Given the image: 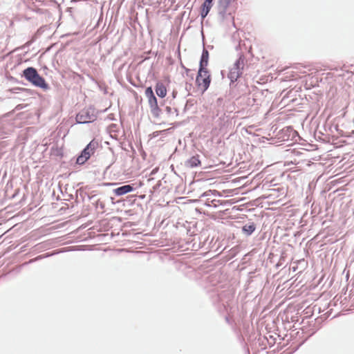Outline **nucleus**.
Returning <instances> with one entry per match:
<instances>
[{"label":"nucleus","mask_w":354,"mask_h":354,"mask_svg":"<svg viewBox=\"0 0 354 354\" xmlns=\"http://www.w3.org/2000/svg\"><path fill=\"white\" fill-rule=\"evenodd\" d=\"M23 76L26 80L36 87L42 88L44 91L49 89V85L46 82L44 78L39 75L37 71L33 67H28L23 71Z\"/></svg>","instance_id":"f257e3e1"},{"label":"nucleus","mask_w":354,"mask_h":354,"mask_svg":"<svg viewBox=\"0 0 354 354\" xmlns=\"http://www.w3.org/2000/svg\"><path fill=\"white\" fill-rule=\"evenodd\" d=\"M145 94L148 100V103L152 115L156 118H160L162 111L158 106L157 98L153 93L152 88L151 86L147 87L145 89Z\"/></svg>","instance_id":"f03ea898"},{"label":"nucleus","mask_w":354,"mask_h":354,"mask_svg":"<svg viewBox=\"0 0 354 354\" xmlns=\"http://www.w3.org/2000/svg\"><path fill=\"white\" fill-rule=\"evenodd\" d=\"M245 65V57L241 55L239 59L234 62L232 67L230 68L227 75L228 78L232 83L235 82L238 78L242 75Z\"/></svg>","instance_id":"7ed1b4c3"},{"label":"nucleus","mask_w":354,"mask_h":354,"mask_svg":"<svg viewBox=\"0 0 354 354\" xmlns=\"http://www.w3.org/2000/svg\"><path fill=\"white\" fill-rule=\"evenodd\" d=\"M75 119L79 124L90 123L97 119V113L94 108L88 107L81 110L77 114Z\"/></svg>","instance_id":"20e7f679"},{"label":"nucleus","mask_w":354,"mask_h":354,"mask_svg":"<svg viewBox=\"0 0 354 354\" xmlns=\"http://www.w3.org/2000/svg\"><path fill=\"white\" fill-rule=\"evenodd\" d=\"M97 146V142L91 140L77 157L76 162L79 165H83L94 153Z\"/></svg>","instance_id":"39448f33"},{"label":"nucleus","mask_w":354,"mask_h":354,"mask_svg":"<svg viewBox=\"0 0 354 354\" xmlns=\"http://www.w3.org/2000/svg\"><path fill=\"white\" fill-rule=\"evenodd\" d=\"M211 82L209 72L207 69L202 70V72H200V68L198 69V73L196 79V83L198 86H203V91H206L209 86Z\"/></svg>","instance_id":"423d86ee"},{"label":"nucleus","mask_w":354,"mask_h":354,"mask_svg":"<svg viewBox=\"0 0 354 354\" xmlns=\"http://www.w3.org/2000/svg\"><path fill=\"white\" fill-rule=\"evenodd\" d=\"M208 60H209V52L208 50L204 47L203 49L202 55L201 57L200 64H199V68L200 72H202V70L207 69V66L208 64Z\"/></svg>","instance_id":"0eeeda50"},{"label":"nucleus","mask_w":354,"mask_h":354,"mask_svg":"<svg viewBox=\"0 0 354 354\" xmlns=\"http://www.w3.org/2000/svg\"><path fill=\"white\" fill-rule=\"evenodd\" d=\"M134 187L131 185H124L113 189V192L116 196H122L133 191Z\"/></svg>","instance_id":"6e6552de"},{"label":"nucleus","mask_w":354,"mask_h":354,"mask_svg":"<svg viewBox=\"0 0 354 354\" xmlns=\"http://www.w3.org/2000/svg\"><path fill=\"white\" fill-rule=\"evenodd\" d=\"M201 165V160H199V156L196 155L188 160H187L185 162V165L189 168H194L198 167Z\"/></svg>","instance_id":"1a4fd4ad"},{"label":"nucleus","mask_w":354,"mask_h":354,"mask_svg":"<svg viewBox=\"0 0 354 354\" xmlns=\"http://www.w3.org/2000/svg\"><path fill=\"white\" fill-rule=\"evenodd\" d=\"M337 75L339 77H342L343 80L346 81L350 80L351 82L353 81L354 79V73L348 70L342 68L338 73Z\"/></svg>","instance_id":"9d476101"},{"label":"nucleus","mask_w":354,"mask_h":354,"mask_svg":"<svg viewBox=\"0 0 354 354\" xmlns=\"http://www.w3.org/2000/svg\"><path fill=\"white\" fill-rule=\"evenodd\" d=\"M155 90L157 95L161 98H163L167 95V89L165 86L162 82H157Z\"/></svg>","instance_id":"9b49d317"},{"label":"nucleus","mask_w":354,"mask_h":354,"mask_svg":"<svg viewBox=\"0 0 354 354\" xmlns=\"http://www.w3.org/2000/svg\"><path fill=\"white\" fill-rule=\"evenodd\" d=\"M256 230V225L251 222L246 223L242 227V232L246 236H250Z\"/></svg>","instance_id":"f8f14e48"},{"label":"nucleus","mask_w":354,"mask_h":354,"mask_svg":"<svg viewBox=\"0 0 354 354\" xmlns=\"http://www.w3.org/2000/svg\"><path fill=\"white\" fill-rule=\"evenodd\" d=\"M211 8H212V3L209 4L208 3H207L205 1L203 3V8H202V10L201 12V15L203 19H204L207 15Z\"/></svg>","instance_id":"ddd939ff"},{"label":"nucleus","mask_w":354,"mask_h":354,"mask_svg":"<svg viewBox=\"0 0 354 354\" xmlns=\"http://www.w3.org/2000/svg\"><path fill=\"white\" fill-rule=\"evenodd\" d=\"M169 131V129H165V130H162V131H154L153 133V137H157L160 135H166L167 133V132Z\"/></svg>","instance_id":"4468645a"},{"label":"nucleus","mask_w":354,"mask_h":354,"mask_svg":"<svg viewBox=\"0 0 354 354\" xmlns=\"http://www.w3.org/2000/svg\"><path fill=\"white\" fill-rule=\"evenodd\" d=\"M165 111L167 114L170 115L172 113V109L170 106H166Z\"/></svg>","instance_id":"2eb2a0df"},{"label":"nucleus","mask_w":354,"mask_h":354,"mask_svg":"<svg viewBox=\"0 0 354 354\" xmlns=\"http://www.w3.org/2000/svg\"><path fill=\"white\" fill-rule=\"evenodd\" d=\"M100 207H101L102 209H104V203H100Z\"/></svg>","instance_id":"dca6fc26"},{"label":"nucleus","mask_w":354,"mask_h":354,"mask_svg":"<svg viewBox=\"0 0 354 354\" xmlns=\"http://www.w3.org/2000/svg\"><path fill=\"white\" fill-rule=\"evenodd\" d=\"M205 1L208 3L209 4H211L213 0H205Z\"/></svg>","instance_id":"f3484780"},{"label":"nucleus","mask_w":354,"mask_h":354,"mask_svg":"<svg viewBox=\"0 0 354 354\" xmlns=\"http://www.w3.org/2000/svg\"><path fill=\"white\" fill-rule=\"evenodd\" d=\"M208 193L207 192H205L202 194V196H208Z\"/></svg>","instance_id":"a211bd4d"},{"label":"nucleus","mask_w":354,"mask_h":354,"mask_svg":"<svg viewBox=\"0 0 354 354\" xmlns=\"http://www.w3.org/2000/svg\"><path fill=\"white\" fill-rule=\"evenodd\" d=\"M41 259V256H39V257H37L36 259Z\"/></svg>","instance_id":"6ab92c4d"},{"label":"nucleus","mask_w":354,"mask_h":354,"mask_svg":"<svg viewBox=\"0 0 354 354\" xmlns=\"http://www.w3.org/2000/svg\"><path fill=\"white\" fill-rule=\"evenodd\" d=\"M292 270H293V271H295L296 270V268H293Z\"/></svg>","instance_id":"aec40b11"}]
</instances>
